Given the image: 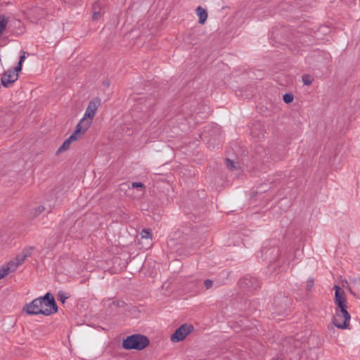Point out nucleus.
Instances as JSON below:
<instances>
[{"instance_id": "nucleus-23", "label": "nucleus", "mask_w": 360, "mask_h": 360, "mask_svg": "<svg viewBox=\"0 0 360 360\" xmlns=\"http://www.w3.org/2000/svg\"><path fill=\"white\" fill-rule=\"evenodd\" d=\"M204 285L206 289H210L213 286V281L211 279H206L204 281Z\"/></svg>"}, {"instance_id": "nucleus-20", "label": "nucleus", "mask_w": 360, "mask_h": 360, "mask_svg": "<svg viewBox=\"0 0 360 360\" xmlns=\"http://www.w3.org/2000/svg\"><path fill=\"white\" fill-rule=\"evenodd\" d=\"M302 82L304 85H309L312 82V79L310 75H305L302 77Z\"/></svg>"}, {"instance_id": "nucleus-2", "label": "nucleus", "mask_w": 360, "mask_h": 360, "mask_svg": "<svg viewBox=\"0 0 360 360\" xmlns=\"http://www.w3.org/2000/svg\"><path fill=\"white\" fill-rule=\"evenodd\" d=\"M150 343L149 339L141 334H133L127 336L122 342V347L127 350H142Z\"/></svg>"}, {"instance_id": "nucleus-31", "label": "nucleus", "mask_w": 360, "mask_h": 360, "mask_svg": "<svg viewBox=\"0 0 360 360\" xmlns=\"http://www.w3.org/2000/svg\"><path fill=\"white\" fill-rule=\"evenodd\" d=\"M349 291L354 296H356V293L352 290V289L351 288H349Z\"/></svg>"}, {"instance_id": "nucleus-6", "label": "nucleus", "mask_w": 360, "mask_h": 360, "mask_svg": "<svg viewBox=\"0 0 360 360\" xmlns=\"http://www.w3.org/2000/svg\"><path fill=\"white\" fill-rule=\"evenodd\" d=\"M240 285L248 290H255L260 286V281L255 276H246L240 281Z\"/></svg>"}, {"instance_id": "nucleus-21", "label": "nucleus", "mask_w": 360, "mask_h": 360, "mask_svg": "<svg viewBox=\"0 0 360 360\" xmlns=\"http://www.w3.org/2000/svg\"><path fill=\"white\" fill-rule=\"evenodd\" d=\"M314 285V281L312 278H309L307 281V290H311Z\"/></svg>"}, {"instance_id": "nucleus-16", "label": "nucleus", "mask_w": 360, "mask_h": 360, "mask_svg": "<svg viewBox=\"0 0 360 360\" xmlns=\"http://www.w3.org/2000/svg\"><path fill=\"white\" fill-rule=\"evenodd\" d=\"M225 163H226V167L229 170L234 171L237 168V167L236 165V162H234L233 161H232L231 160H230L229 158L226 159Z\"/></svg>"}, {"instance_id": "nucleus-22", "label": "nucleus", "mask_w": 360, "mask_h": 360, "mask_svg": "<svg viewBox=\"0 0 360 360\" xmlns=\"http://www.w3.org/2000/svg\"><path fill=\"white\" fill-rule=\"evenodd\" d=\"M27 258L26 255L22 254V252L17 256L16 261L19 264H22L24 260Z\"/></svg>"}, {"instance_id": "nucleus-8", "label": "nucleus", "mask_w": 360, "mask_h": 360, "mask_svg": "<svg viewBox=\"0 0 360 360\" xmlns=\"http://www.w3.org/2000/svg\"><path fill=\"white\" fill-rule=\"evenodd\" d=\"M101 105V99L99 98H95L89 101L88 106L86 109L84 115L85 117L88 118H94L96 115V112Z\"/></svg>"}, {"instance_id": "nucleus-14", "label": "nucleus", "mask_w": 360, "mask_h": 360, "mask_svg": "<svg viewBox=\"0 0 360 360\" xmlns=\"http://www.w3.org/2000/svg\"><path fill=\"white\" fill-rule=\"evenodd\" d=\"M19 265V263L17 262H10L7 265L3 266L2 268L4 269V271H6V274L8 275L9 273L13 272Z\"/></svg>"}, {"instance_id": "nucleus-26", "label": "nucleus", "mask_w": 360, "mask_h": 360, "mask_svg": "<svg viewBox=\"0 0 360 360\" xmlns=\"http://www.w3.org/2000/svg\"><path fill=\"white\" fill-rule=\"evenodd\" d=\"M132 188H143L144 185L141 182H133Z\"/></svg>"}, {"instance_id": "nucleus-13", "label": "nucleus", "mask_w": 360, "mask_h": 360, "mask_svg": "<svg viewBox=\"0 0 360 360\" xmlns=\"http://www.w3.org/2000/svg\"><path fill=\"white\" fill-rule=\"evenodd\" d=\"M46 210V208L44 205H39L38 207L33 208L30 212V217L33 219L39 217L42 212Z\"/></svg>"}, {"instance_id": "nucleus-18", "label": "nucleus", "mask_w": 360, "mask_h": 360, "mask_svg": "<svg viewBox=\"0 0 360 360\" xmlns=\"http://www.w3.org/2000/svg\"><path fill=\"white\" fill-rule=\"evenodd\" d=\"M141 236L142 238H151L152 233L150 229H144L142 230Z\"/></svg>"}, {"instance_id": "nucleus-9", "label": "nucleus", "mask_w": 360, "mask_h": 360, "mask_svg": "<svg viewBox=\"0 0 360 360\" xmlns=\"http://www.w3.org/2000/svg\"><path fill=\"white\" fill-rule=\"evenodd\" d=\"M261 251L265 255V259H268L270 263L277 258L279 253V250L275 247L271 248L263 247Z\"/></svg>"}, {"instance_id": "nucleus-12", "label": "nucleus", "mask_w": 360, "mask_h": 360, "mask_svg": "<svg viewBox=\"0 0 360 360\" xmlns=\"http://www.w3.org/2000/svg\"><path fill=\"white\" fill-rule=\"evenodd\" d=\"M196 13L199 17V23L202 25L204 24L207 18V11L202 8L201 6H198L196 8Z\"/></svg>"}, {"instance_id": "nucleus-24", "label": "nucleus", "mask_w": 360, "mask_h": 360, "mask_svg": "<svg viewBox=\"0 0 360 360\" xmlns=\"http://www.w3.org/2000/svg\"><path fill=\"white\" fill-rule=\"evenodd\" d=\"M33 248L30 247L29 248L25 249L22 250V253L26 255V257H29L31 255Z\"/></svg>"}, {"instance_id": "nucleus-3", "label": "nucleus", "mask_w": 360, "mask_h": 360, "mask_svg": "<svg viewBox=\"0 0 360 360\" xmlns=\"http://www.w3.org/2000/svg\"><path fill=\"white\" fill-rule=\"evenodd\" d=\"M351 316L347 311H344V313L341 310H335V314L333 319V323L335 327L340 329L347 328Z\"/></svg>"}, {"instance_id": "nucleus-32", "label": "nucleus", "mask_w": 360, "mask_h": 360, "mask_svg": "<svg viewBox=\"0 0 360 360\" xmlns=\"http://www.w3.org/2000/svg\"><path fill=\"white\" fill-rule=\"evenodd\" d=\"M262 138H264V134H262V137L261 136L258 137V139L260 140Z\"/></svg>"}, {"instance_id": "nucleus-17", "label": "nucleus", "mask_w": 360, "mask_h": 360, "mask_svg": "<svg viewBox=\"0 0 360 360\" xmlns=\"http://www.w3.org/2000/svg\"><path fill=\"white\" fill-rule=\"evenodd\" d=\"M283 101L285 103H290L293 101L294 96L291 93H286L283 96Z\"/></svg>"}, {"instance_id": "nucleus-29", "label": "nucleus", "mask_w": 360, "mask_h": 360, "mask_svg": "<svg viewBox=\"0 0 360 360\" xmlns=\"http://www.w3.org/2000/svg\"><path fill=\"white\" fill-rule=\"evenodd\" d=\"M99 16H100L99 12H94V14H93L92 18H93L94 20H97Z\"/></svg>"}, {"instance_id": "nucleus-15", "label": "nucleus", "mask_w": 360, "mask_h": 360, "mask_svg": "<svg viewBox=\"0 0 360 360\" xmlns=\"http://www.w3.org/2000/svg\"><path fill=\"white\" fill-rule=\"evenodd\" d=\"M69 297L70 296L67 293L61 291H59L57 294L58 300L62 303H65L66 300H68Z\"/></svg>"}, {"instance_id": "nucleus-7", "label": "nucleus", "mask_w": 360, "mask_h": 360, "mask_svg": "<svg viewBox=\"0 0 360 360\" xmlns=\"http://www.w3.org/2000/svg\"><path fill=\"white\" fill-rule=\"evenodd\" d=\"M18 78V73H16L15 71H12L11 70H8L2 75L1 78V84L4 86L8 87L15 82Z\"/></svg>"}, {"instance_id": "nucleus-11", "label": "nucleus", "mask_w": 360, "mask_h": 360, "mask_svg": "<svg viewBox=\"0 0 360 360\" xmlns=\"http://www.w3.org/2000/svg\"><path fill=\"white\" fill-rule=\"evenodd\" d=\"M75 141V138L74 136H70L62 144L61 146L56 151V155H58L59 153L64 152L69 149L70 146L72 142Z\"/></svg>"}, {"instance_id": "nucleus-4", "label": "nucleus", "mask_w": 360, "mask_h": 360, "mask_svg": "<svg viewBox=\"0 0 360 360\" xmlns=\"http://www.w3.org/2000/svg\"><path fill=\"white\" fill-rule=\"evenodd\" d=\"M194 330V327L191 324L184 323L179 327L171 336V340L173 342H178L184 340L186 337Z\"/></svg>"}, {"instance_id": "nucleus-19", "label": "nucleus", "mask_w": 360, "mask_h": 360, "mask_svg": "<svg viewBox=\"0 0 360 360\" xmlns=\"http://www.w3.org/2000/svg\"><path fill=\"white\" fill-rule=\"evenodd\" d=\"M82 134H84V132L77 126H76L74 132L70 136H74L75 141H77Z\"/></svg>"}, {"instance_id": "nucleus-5", "label": "nucleus", "mask_w": 360, "mask_h": 360, "mask_svg": "<svg viewBox=\"0 0 360 360\" xmlns=\"http://www.w3.org/2000/svg\"><path fill=\"white\" fill-rule=\"evenodd\" d=\"M335 290V299L334 302L337 305L338 310H341L342 313L344 311H347V300L345 296V291L338 285H335L333 286Z\"/></svg>"}, {"instance_id": "nucleus-30", "label": "nucleus", "mask_w": 360, "mask_h": 360, "mask_svg": "<svg viewBox=\"0 0 360 360\" xmlns=\"http://www.w3.org/2000/svg\"><path fill=\"white\" fill-rule=\"evenodd\" d=\"M25 56L24 55L21 56L20 57V60H19L18 63H20V64H22L23 63V61L25 60Z\"/></svg>"}, {"instance_id": "nucleus-28", "label": "nucleus", "mask_w": 360, "mask_h": 360, "mask_svg": "<svg viewBox=\"0 0 360 360\" xmlns=\"http://www.w3.org/2000/svg\"><path fill=\"white\" fill-rule=\"evenodd\" d=\"M6 271H4V269H3V268L1 267L0 269V279L3 278L4 277H5L6 276Z\"/></svg>"}, {"instance_id": "nucleus-10", "label": "nucleus", "mask_w": 360, "mask_h": 360, "mask_svg": "<svg viewBox=\"0 0 360 360\" xmlns=\"http://www.w3.org/2000/svg\"><path fill=\"white\" fill-rule=\"evenodd\" d=\"M92 120V118L85 117V115H84V117L79 120L77 126L84 133L90 127Z\"/></svg>"}, {"instance_id": "nucleus-27", "label": "nucleus", "mask_w": 360, "mask_h": 360, "mask_svg": "<svg viewBox=\"0 0 360 360\" xmlns=\"http://www.w3.org/2000/svg\"><path fill=\"white\" fill-rule=\"evenodd\" d=\"M22 69V64L20 63H18V65L13 69L11 70L12 71H15V72L18 73Z\"/></svg>"}, {"instance_id": "nucleus-1", "label": "nucleus", "mask_w": 360, "mask_h": 360, "mask_svg": "<svg viewBox=\"0 0 360 360\" xmlns=\"http://www.w3.org/2000/svg\"><path fill=\"white\" fill-rule=\"evenodd\" d=\"M22 311L31 316H50L58 311V306L53 295L51 292H46L43 297H37L25 304L22 307Z\"/></svg>"}, {"instance_id": "nucleus-25", "label": "nucleus", "mask_w": 360, "mask_h": 360, "mask_svg": "<svg viewBox=\"0 0 360 360\" xmlns=\"http://www.w3.org/2000/svg\"><path fill=\"white\" fill-rule=\"evenodd\" d=\"M354 287L357 289H360V276L353 280Z\"/></svg>"}]
</instances>
